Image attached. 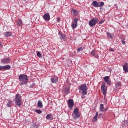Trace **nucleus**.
<instances>
[{"instance_id": "obj_1", "label": "nucleus", "mask_w": 128, "mask_h": 128, "mask_svg": "<svg viewBox=\"0 0 128 128\" xmlns=\"http://www.w3.org/2000/svg\"><path fill=\"white\" fill-rule=\"evenodd\" d=\"M18 78L22 86L28 84V77L26 75L20 74Z\"/></svg>"}, {"instance_id": "obj_2", "label": "nucleus", "mask_w": 128, "mask_h": 128, "mask_svg": "<svg viewBox=\"0 0 128 128\" xmlns=\"http://www.w3.org/2000/svg\"><path fill=\"white\" fill-rule=\"evenodd\" d=\"M79 90H82V95L83 96H86V94H88V86H86V84H84L81 85L79 86Z\"/></svg>"}, {"instance_id": "obj_3", "label": "nucleus", "mask_w": 128, "mask_h": 128, "mask_svg": "<svg viewBox=\"0 0 128 128\" xmlns=\"http://www.w3.org/2000/svg\"><path fill=\"white\" fill-rule=\"evenodd\" d=\"M22 104V96L19 94H17L15 99V104L19 108L20 107Z\"/></svg>"}, {"instance_id": "obj_4", "label": "nucleus", "mask_w": 128, "mask_h": 128, "mask_svg": "<svg viewBox=\"0 0 128 128\" xmlns=\"http://www.w3.org/2000/svg\"><path fill=\"white\" fill-rule=\"evenodd\" d=\"M98 18H94L92 19L89 22V26H90V28H94V26H96V24H98Z\"/></svg>"}, {"instance_id": "obj_5", "label": "nucleus", "mask_w": 128, "mask_h": 128, "mask_svg": "<svg viewBox=\"0 0 128 128\" xmlns=\"http://www.w3.org/2000/svg\"><path fill=\"white\" fill-rule=\"evenodd\" d=\"M102 92L104 96H106V92L108 91V86H106V83H103L102 86Z\"/></svg>"}, {"instance_id": "obj_6", "label": "nucleus", "mask_w": 128, "mask_h": 128, "mask_svg": "<svg viewBox=\"0 0 128 128\" xmlns=\"http://www.w3.org/2000/svg\"><path fill=\"white\" fill-rule=\"evenodd\" d=\"M74 120H78V118H80V112H78V108H76L74 110Z\"/></svg>"}, {"instance_id": "obj_7", "label": "nucleus", "mask_w": 128, "mask_h": 128, "mask_svg": "<svg viewBox=\"0 0 128 128\" xmlns=\"http://www.w3.org/2000/svg\"><path fill=\"white\" fill-rule=\"evenodd\" d=\"M74 106V100L70 99L68 100V106L70 110H72Z\"/></svg>"}, {"instance_id": "obj_8", "label": "nucleus", "mask_w": 128, "mask_h": 128, "mask_svg": "<svg viewBox=\"0 0 128 128\" xmlns=\"http://www.w3.org/2000/svg\"><path fill=\"white\" fill-rule=\"evenodd\" d=\"M1 62L3 64H8L10 62V58H4L1 60Z\"/></svg>"}, {"instance_id": "obj_9", "label": "nucleus", "mask_w": 128, "mask_h": 128, "mask_svg": "<svg viewBox=\"0 0 128 128\" xmlns=\"http://www.w3.org/2000/svg\"><path fill=\"white\" fill-rule=\"evenodd\" d=\"M104 81L107 83L108 86H112V81L110 80V76H107L104 78Z\"/></svg>"}, {"instance_id": "obj_10", "label": "nucleus", "mask_w": 128, "mask_h": 128, "mask_svg": "<svg viewBox=\"0 0 128 128\" xmlns=\"http://www.w3.org/2000/svg\"><path fill=\"white\" fill-rule=\"evenodd\" d=\"M78 19L76 18L74 20V22L72 24V27L73 30H74L76 28H78Z\"/></svg>"}, {"instance_id": "obj_11", "label": "nucleus", "mask_w": 128, "mask_h": 128, "mask_svg": "<svg viewBox=\"0 0 128 128\" xmlns=\"http://www.w3.org/2000/svg\"><path fill=\"white\" fill-rule=\"evenodd\" d=\"M58 34L59 36H60V38L61 40H64V42H66V40H68V38H66V34H64L60 32H59Z\"/></svg>"}, {"instance_id": "obj_12", "label": "nucleus", "mask_w": 128, "mask_h": 128, "mask_svg": "<svg viewBox=\"0 0 128 128\" xmlns=\"http://www.w3.org/2000/svg\"><path fill=\"white\" fill-rule=\"evenodd\" d=\"M43 18L46 22H50V14L48 13L44 14L43 16Z\"/></svg>"}, {"instance_id": "obj_13", "label": "nucleus", "mask_w": 128, "mask_h": 128, "mask_svg": "<svg viewBox=\"0 0 128 128\" xmlns=\"http://www.w3.org/2000/svg\"><path fill=\"white\" fill-rule=\"evenodd\" d=\"M91 56H94L96 58H100L98 54V52L94 50L91 52Z\"/></svg>"}, {"instance_id": "obj_14", "label": "nucleus", "mask_w": 128, "mask_h": 128, "mask_svg": "<svg viewBox=\"0 0 128 128\" xmlns=\"http://www.w3.org/2000/svg\"><path fill=\"white\" fill-rule=\"evenodd\" d=\"M107 38H111V40H114V34H110L108 32H107Z\"/></svg>"}, {"instance_id": "obj_15", "label": "nucleus", "mask_w": 128, "mask_h": 128, "mask_svg": "<svg viewBox=\"0 0 128 128\" xmlns=\"http://www.w3.org/2000/svg\"><path fill=\"white\" fill-rule=\"evenodd\" d=\"M51 82L52 84H56L58 82V78L56 77L51 78Z\"/></svg>"}, {"instance_id": "obj_16", "label": "nucleus", "mask_w": 128, "mask_h": 128, "mask_svg": "<svg viewBox=\"0 0 128 128\" xmlns=\"http://www.w3.org/2000/svg\"><path fill=\"white\" fill-rule=\"evenodd\" d=\"M123 69L125 72H128V64L125 63L123 66Z\"/></svg>"}, {"instance_id": "obj_17", "label": "nucleus", "mask_w": 128, "mask_h": 128, "mask_svg": "<svg viewBox=\"0 0 128 128\" xmlns=\"http://www.w3.org/2000/svg\"><path fill=\"white\" fill-rule=\"evenodd\" d=\"M93 6L94 8H100V2L96 1H94L92 2Z\"/></svg>"}, {"instance_id": "obj_18", "label": "nucleus", "mask_w": 128, "mask_h": 128, "mask_svg": "<svg viewBox=\"0 0 128 128\" xmlns=\"http://www.w3.org/2000/svg\"><path fill=\"white\" fill-rule=\"evenodd\" d=\"M64 92L66 94H68L70 92V88H65L64 90Z\"/></svg>"}, {"instance_id": "obj_19", "label": "nucleus", "mask_w": 128, "mask_h": 128, "mask_svg": "<svg viewBox=\"0 0 128 128\" xmlns=\"http://www.w3.org/2000/svg\"><path fill=\"white\" fill-rule=\"evenodd\" d=\"M98 112L96 113V116L94 117V120H92L93 122H98Z\"/></svg>"}, {"instance_id": "obj_20", "label": "nucleus", "mask_w": 128, "mask_h": 128, "mask_svg": "<svg viewBox=\"0 0 128 128\" xmlns=\"http://www.w3.org/2000/svg\"><path fill=\"white\" fill-rule=\"evenodd\" d=\"M10 68H12V67L10 65L4 66V70H10Z\"/></svg>"}, {"instance_id": "obj_21", "label": "nucleus", "mask_w": 128, "mask_h": 128, "mask_svg": "<svg viewBox=\"0 0 128 128\" xmlns=\"http://www.w3.org/2000/svg\"><path fill=\"white\" fill-rule=\"evenodd\" d=\"M38 106L40 108H44L42 102L40 100H39L38 103Z\"/></svg>"}, {"instance_id": "obj_22", "label": "nucleus", "mask_w": 128, "mask_h": 128, "mask_svg": "<svg viewBox=\"0 0 128 128\" xmlns=\"http://www.w3.org/2000/svg\"><path fill=\"white\" fill-rule=\"evenodd\" d=\"M4 36L6 38H10V36H12V34L10 32H6L4 34Z\"/></svg>"}, {"instance_id": "obj_23", "label": "nucleus", "mask_w": 128, "mask_h": 128, "mask_svg": "<svg viewBox=\"0 0 128 128\" xmlns=\"http://www.w3.org/2000/svg\"><path fill=\"white\" fill-rule=\"evenodd\" d=\"M17 26H22V20H19L17 21Z\"/></svg>"}, {"instance_id": "obj_24", "label": "nucleus", "mask_w": 128, "mask_h": 128, "mask_svg": "<svg viewBox=\"0 0 128 128\" xmlns=\"http://www.w3.org/2000/svg\"><path fill=\"white\" fill-rule=\"evenodd\" d=\"M100 112H104V104H101L100 106Z\"/></svg>"}, {"instance_id": "obj_25", "label": "nucleus", "mask_w": 128, "mask_h": 128, "mask_svg": "<svg viewBox=\"0 0 128 128\" xmlns=\"http://www.w3.org/2000/svg\"><path fill=\"white\" fill-rule=\"evenodd\" d=\"M37 56L38 58H43L42 54L40 52H37Z\"/></svg>"}, {"instance_id": "obj_26", "label": "nucleus", "mask_w": 128, "mask_h": 128, "mask_svg": "<svg viewBox=\"0 0 128 128\" xmlns=\"http://www.w3.org/2000/svg\"><path fill=\"white\" fill-rule=\"evenodd\" d=\"M12 100H9L8 104V107L10 108V106H12Z\"/></svg>"}, {"instance_id": "obj_27", "label": "nucleus", "mask_w": 128, "mask_h": 128, "mask_svg": "<svg viewBox=\"0 0 128 128\" xmlns=\"http://www.w3.org/2000/svg\"><path fill=\"white\" fill-rule=\"evenodd\" d=\"M36 114H42V110H36Z\"/></svg>"}, {"instance_id": "obj_28", "label": "nucleus", "mask_w": 128, "mask_h": 128, "mask_svg": "<svg viewBox=\"0 0 128 128\" xmlns=\"http://www.w3.org/2000/svg\"><path fill=\"white\" fill-rule=\"evenodd\" d=\"M47 120H52V114H48L46 116Z\"/></svg>"}, {"instance_id": "obj_29", "label": "nucleus", "mask_w": 128, "mask_h": 128, "mask_svg": "<svg viewBox=\"0 0 128 128\" xmlns=\"http://www.w3.org/2000/svg\"><path fill=\"white\" fill-rule=\"evenodd\" d=\"M104 6V2H101L100 3V8H102Z\"/></svg>"}, {"instance_id": "obj_30", "label": "nucleus", "mask_w": 128, "mask_h": 128, "mask_svg": "<svg viewBox=\"0 0 128 128\" xmlns=\"http://www.w3.org/2000/svg\"><path fill=\"white\" fill-rule=\"evenodd\" d=\"M83 50H84V48L81 47V48H78V52H82Z\"/></svg>"}, {"instance_id": "obj_31", "label": "nucleus", "mask_w": 128, "mask_h": 128, "mask_svg": "<svg viewBox=\"0 0 128 128\" xmlns=\"http://www.w3.org/2000/svg\"><path fill=\"white\" fill-rule=\"evenodd\" d=\"M36 86V84H32L30 86V88H34Z\"/></svg>"}, {"instance_id": "obj_32", "label": "nucleus", "mask_w": 128, "mask_h": 128, "mask_svg": "<svg viewBox=\"0 0 128 128\" xmlns=\"http://www.w3.org/2000/svg\"><path fill=\"white\" fill-rule=\"evenodd\" d=\"M104 20H102L99 22V24H104Z\"/></svg>"}, {"instance_id": "obj_33", "label": "nucleus", "mask_w": 128, "mask_h": 128, "mask_svg": "<svg viewBox=\"0 0 128 128\" xmlns=\"http://www.w3.org/2000/svg\"><path fill=\"white\" fill-rule=\"evenodd\" d=\"M4 48V46H2V43L0 42V48Z\"/></svg>"}, {"instance_id": "obj_34", "label": "nucleus", "mask_w": 128, "mask_h": 128, "mask_svg": "<svg viewBox=\"0 0 128 128\" xmlns=\"http://www.w3.org/2000/svg\"><path fill=\"white\" fill-rule=\"evenodd\" d=\"M0 70H4V66H0Z\"/></svg>"}, {"instance_id": "obj_35", "label": "nucleus", "mask_w": 128, "mask_h": 128, "mask_svg": "<svg viewBox=\"0 0 128 128\" xmlns=\"http://www.w3.org/2000/svg\"><path fill=\"white\" fill-rule=\"evenodd\" d=\"M122 44H124V46L126 45V41H124V40H122Z\"/></svg>"}, {"instance_id": "obj_36", "label": "nucleus", "mask_w": 128, "mask_h": 128, "mask_svg": "<svg viewBox=\"0 0 128 128\" xmlns=\"http://www.w3.org/2000/svg\"><path fill=\"white\" fill-rule=\"evenodd\" d=\"M110 51L114 52V48H110Z\"/></svg>"}, {"instance_id": "obj_37", "label": "nucleus", "mask_w": 128, "mask_h": 128, "mask_svg": "<svg viewBox=\"0 0 128 128\" xmlns=\"http://www.w3.org/2000/svg\"><path fill=\"white\" fill-rule=\"evenodd\" d=\"M57 21H58V22H60V18H58Z\"/></svg>"}, {"instance_id": "obj_38", "label": "nucleus", "mask_w": 128, "mask_h": 128, "mask_svg": "<svg viewBox=\"0 0 128 128\" xmlns=\"http://www.w3.org/2000/svg\"><path fill=\"white\" fill-rule=\"evenodd\" d=\"M76 12H78V11H76V10H74V14H76Z\"/></svg>"}, {"instance_id": "obj_39", "label": "nucleus", "mask_w": 128, "mask_h": 128, "mask_svg": "<svg viewBox=\"0 0 128 128\" xmlns=\"http://www.w3.org/2000/svg\"><path fill=\"white\" fill-rule=\"evenodd\" d=\"M108 110V108H106V109H104V112H106V110Z\"/></svg>"}, {"instance_id": "obj_40", "label": "nucleus", "mask_w": 128, "mask_h": 128, "mask_svg": "<svg viewBox=\"0 0 128 128\" xmlns=\"http://www.w3.org/2000/svg\"><path fill=\"white\" fill-rule=\"evenodd\" d=\"M100 116H102V114H100Z\"/></svg>"}, {"instance_id": "obj_41", "label": "nucleus", "mask_w": 128, "mask_h": 128, "mask_svg": "<svg viewBox=\"0 0 128 128\" xmlns=\"http://www.w3.org/2000/svg\"><path fill=\"white\" fill-rule=\"evenodd\" d=\"M38 126V125H35V126Z\"/></svg>"}]
</instances>
